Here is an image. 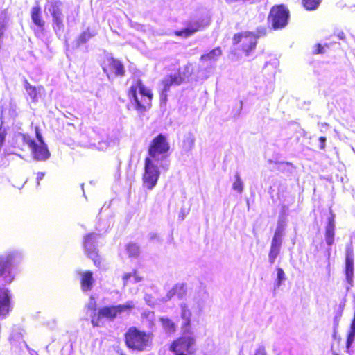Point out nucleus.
<instances>
[{"mask_svg": "<svg viewBox=\"0 0 355 355\" xmlns=\"http://www.w3.org/2000/svg\"><path fill=\"white\" fill-rule=\"evenodd\" d=\"M334 236H335V221H334V215L331 214L330 216L328 218L327 225L325 227V241L327 244L329 246H331L334 243Z\"/></svg>", "mask_w": 355, "mask_h": 355, "instance_id": "f3484780", "label": "nucleus"}, {"mask_svg": "<svg viewBox=\"0 0 355 355\" xmlns=\"http://www.w3.org/2000/svg\"><path fill=\"white\" fill-rule=\"evenodd\" d=\"M132 276L135 278V282H138L142 280V277H140L136 270H133L132 272Z\"/></svg>", "mask_w": 355, "mask_h": 355, "instance_id": "37998d69", "label": "nucleus"}, {"mask_svg": "<svg viewBox=\"0 0 355 355\" xmlns=\"http://www.w3.org/2000/svg\"><path fill=\"white\" fill-rule=\"evenodd\" d=\"M171 292L172 295H177L179 297H182L187 293L185 285L184 284H175L171 289Z\"/></svg>", "mask_w": 355, "mask_h": 355, "instance_id": "c85d7f7f", "label": "nucleus"}, {"mask_svg": "<svg viewBox=\"0 0 355 355\" xmlns=\"http://www.w3.org/2000/svg\"><path fill=\"white\" fill-rule=\"evenodd\" d=\"M322 0H302V5L306 10H316Z\"/></svg>", "mask_w": 355, "mask_h": 355, "instance_id": "cd10ccee", "label": "nucleus"}, {"mask_svg": "<svg viewBox=\"0 0 355 355\" xmlns=\"http://www.w3.org/2000/svg\"><path fill=\"white\" fill-rule=\"evenodd\" d=\"M95 35L89 28L82 32L76 39V45L78 46L86 43L89 40Z\"/></svg>", "mask_w": 355, "mask_h": 355, "instance_id": "b1692460", "label": "nucleus"}, {"mask_svg": "<svg viewBox=\"0 0 355 355\" xmlns=\"http://www.w3.org/2000/svg\"><path fill=\"white\" fill-rule=\"evenodd\" d=\"M350 331H355V311H354L353 318H352L351 324H350Z\"/></svg>", "mask_w": 355, "mask_h": 355, "instance_id": "8fccbe9b", "label": "nucleus"}, {"mask_svg": "<svg viewBox=\"0 0 355 355\" xmlns=\"http://www.w3.org/2000/svg\"><path fill=\"white\" fill-rule=\"evenodd\" d=\"M282 244L281 242L272 241L268 254L269 261L271 264L275 263L276 258L279 254Z\"/></svg>", "mask_w": 355, "mask_h": 355, "instance_id": "412c9836", "label": "nucleus"}, {"mask_svg": "<svg viewBox=\"0 0 355 355\" xmlns=\"http://www.w3.org/2000/svg\"><path fill=\"white\" fill-rule=\"evenodd\" d=\"M10 311V297L8 291L5 288H0V315H5Z\"/></svg>", "mask_w": 355, "mask_h": 355, "instance_id": "a211bd4d", "label": "nucleus"}, {"mask_svg": "<svg viewBox=\"0 0 355 355\" xmlns=\"http://www.w3.org/2000/svg\"><path fill=\"white\" fill-rule=\"evenodd\" d=\"M128 96L134 101L135 108L139 112H146L151 107L153 94L140 79L133 82L128 91Z\"/></svg>", "mask_w": 355, "mask_h": 355, "instance_id": "f03ea898", "label": "nucleus"}, {"mask_svg": "<svg viewBox=\"0 0 355 355\" xmlns=\"http://www.w3.org/2000/svg\"><path fill=\"white\" fill-rule=\"evenodd\" d=\"M159 321L164 330L168 334H174L177 330L175 323L170 318L166 317H161Z\"/></svg>", "mask_w": 355, "mask_h": 355, "instance_id": "4be33fe9", "label": "nucleus"}, {"mask_svg": "<svg viewBox=\"0 0 355 355\" xmlns=\"http://www.w3.org/2000/svg\"><path fill=\"white\" fill-rule=\"evenodd\" d=\"M87 256L93 261L94 264L100 268L102 266L103 259L96 249L87 252Z\"/></svg>", "mask_w": 355, "mask_h": 355, "instance_id": "bb28decb", "label": "nucleus"}, {"mask_svg": "<svg viewBox=\"0 0 355 355\" xmlns=\"http://www.w3.org/2000/svg\"><path fill=\"white\" fill-rule=\"evenodd\" d=\"M45 173L44 172H39L37 173L36 182L37 185H40V181L44 178Z\"/></svg>", "mask_w": 355, "mask_h": 355, "instance_id": "79ce46f5", "label": "nucleus"}, {"mask_svg": "<svg viewBox=\"0 0 355 355\" xmlns=\"http://www.w3.org/2000/svg\"><path fill=\"white\" fill-rule=\"evenodd\" d=\"M132 277V272H127V273H125L123 275V285L125 286L128 283V279Z\"/></svg>", "mask_w": 355, "mask_h": 355, "instance_id": "a19ab883", "label": "nucleus"}, {"mask_svg": "<svg viewBox=\"0 0 355 355\" xmlns=\"http://www.w3.org/2000/svg\"><path fill=\"white\" fill-rule=\"evenodd\" d=\"M290 11L284 4L272 6L268 16V23L274 30L286 27L288 23Z\"/></svg>", "mask_w": 355, "mask_h": 355, "instance_id": "6e6552de", "label": "nucleus"}, {"mask_svg": "<svg viewBox=\"0 0 355 355\" xmlns=\"http://www.w3.org/2000/svg\"><path fill=\"white\" fill-rule=\"evenodd\" d=\"M181 329L184 334L191 333V318L183 321Z\"/></svg>", "mask_w": 355, "mask_h": 355, "instance_id": "c9c22d12", "label": "nucleus"}, {"mask_svg": "<svg viewBox=\"0 0 355 355\" xmlns=\"http://www.w3.org/2000/svg\"><path fill=\"white\" fill-rule=\"evenodd\" d=\"M102 69L109 79L122 77L125 73L123 64L113 57H107L103 60Z\"/></svg>", "mask_w": 355, "mask_h": 355, "instance_id": "9b49d317", "label": "nucleus"}, {"mask_svg": "<svg viewBox=\"0 0 355 355\" xmlns=\"http://www.w3.org/2000/svg\"><path fill=\"white\" fill-rule=\"evenodd\" d=\"M233 189L239 193H241L243 189V182L239 175V174L235 175V181L232 185Z\"/></svg>", "mask_w": 355, "mask_h": 355, "instance_id": "2f4dec72", "label": "nucleus"}, {"mask_svg": "<svg viewBox=\"0 0 355 355\" xmlns=\"http://www.w3.org/2000/svg\"><path fill=\"white\" fill-rule=\"evenodd\" d=\"M7 136V130L2 123L0 125V150L4 144Z\"/></svg>", "mask_w": 355, "mask_h": 355, "instance_id": "f704fd0d", "label": "nucleus"}, {"mask_svg": "<svg viewBox=\"0 0 355 355\" xmlns=\"http://www.w3.org/2000/svg\"><path fill=\"white\" fill-rule=\"evenodd\" d=\"M343 306H344V304H343V305L340 306V309L339 312L338 313L337 316L336 317V319L337 320V321H336V326H337V325H338L339 318H340L341 317V315H342V313H343Z\"/></svg>", "mask_w": 355, "mask_h": 355, "instance_id": "09e8293b", "label": "nucleus"}, {"mask_svg": "<svg viewBox=\"0 0 355 355\" xmlns=\"http://www.w3.org/2000/svg\"><path fill=\"white\" fill-rule=\"evenodd\" d=\"M126 250L130 257H137L139 254V248L135 243L128 244Z\"/></svg>", "mask_w": 355, "mask_h": 355, "instance_id": "7c9ffc66", "label": "nucleus"}, {"mask_svg": "<svg viewBox=\"0 0 355 355\" xmlns=\"http://www.w3.org/2000/svg\"><path fill=\"white\" fill-rule=\"evenodd\" d=\"M191 75V71L189 64L184 67L183 71H182L180 68H178L174 73L166 76L162 80L163 92H168L173 85H180L182 84Z\"/></svg>", "mask_w": 355, "mask_h": 355, "instance_id": "1a4fd4ad", "label": "nucleus"}, {"mask_svg": "<svg viewBox=\"0 0 355 355\" xmlns=\"http://www.w3.org/2000/svg\"><path fill=\"white\" fill-rule=\"evenodd\" d=\"M259 36L252 31H243L232 37V44L245 56H249L255 50Z\"/></svg>", "mask_w": 355, "mask_h": 355, "instance_id": "39448f33", "label": "nucleus"}, {"mask_svg": "<svg viewBox=\"0 0 355 355\" xmlns=\"http://www.w3.org/2000/svg\"><path fill=\"white\" fill-rule=\"evenodd\" d=\"M134 308L132 302H127L123 304L115 306H105L100 308L98 313L91 314V322L94 327H98L103 325L102 319L107 318L113 320L118 315L125 311H130Z\"/></svg>", "mask_w": 355, "mask_h": 355, "instance_id": "7ed1b4c3", "label": "nucleus"}, {"mask_svg": "<svg viewBox=\"0 0 355 355\" xmlns=\"http://www.w3.org/2000/svg\"><path fill=\"white\" fill-rule=\"evenodd\" d=\"M195 137L193 134L185 135L182 142V149L184 153L189 152L194 146Z\"/></svg>", "mask_w": 355, "mask_h": 355, "instance_id": "5701e85b", "label": "nucleus"}, {"mask_svg": "<svg viewBox=\"0 0 355 355\" xmlns=\"http://www.w3.org/2000/svg\"><path fill=\"white\" fill-rule=\"evenodd\" d=\"M201 24L199 21L190 22L188 26L181 30L174 31V35L177 37L187 38L200 31Z\"/></svg>", "mask_w": 355, "mask_h": 355, "instance_id": "4468645a", "label": "nucleus"}, {"mask_svg": "<svg viewBox=\"0 0 355 355\" xmlns=\"http://www.w3.org/2000/svg\"><path fill=\"white\" fill-rule=\"evenodd\" d=\"M168 349L174 355H192L197 350L196 339L192 335H182L173 340Z\"/></svg>", "mask_w": 355, "mask_h": 355, "instance_id": "0eeeda50", "label": "nucleus"}, {"mask_svg": "<svg viewBox=\"0 0 355 355\" xmlns=\"http://www.w3.org/2000/svg\"><path fill=\"white\" fill-rule=\"evenodd\" d=\"M254 355H267L265 349L262 347H259Z\"/></svg>", "mask_w": 355, "mask_h": 355, "instance_id": "a18cd8bd", "label": "nucleus"}, {"mask_svg": "<svg viewBox=\"0 0 355 355\" xmlns=\"http://www.w3.org/2000/svg\"><path fill=\"white\" fill-rule=\"evenodd\" d=\"M170 148L166 137L160 133L151 140L148 148V156L146 158H151L155 162L163 160L168 157Z\"/></svg>", "mask_w": 355, "mask_h": 355, "instance_id": "423d86ee", "label": "nucleus"}, {"mask_svg": "<svg viewBox=\"0 0 355 355\" xmlns=\"http://www.w3.org/2000/svg\"><path fill=\"white\" fill-rule=\"evenodd\" d=\"M336 35L340 40H344L345 39V35L343 31H340Z\"/></svg>", "mask_w": 355, "mask_h": 355, "instance_id": "de8ad7c7", "label": "nucleus"}, {"mask_svg": "<svg viewBox=\"0 0 355 355\" xmlns=\"http://www.w3.org/2000/svg\"><path fill=\"white\" fill-rule=\"evenodd\" d=\"M151 158H145L144 173L142 175L144 187L152 189L155 187L159 178L160 172Z\"/></svg>", "mask_w": 355, "mask_h": 355, "instance_id": "9d476101", "label": "nucleus"}, {"mask_svg": "<svg viewBox=\"0 0 355 355\" xmlns=\"http://www.w3.org/2000/svg\"><path fill=\"white\" fill-rule=\"evenodd\" d=\"M5 29H6V24L0 23V41H1V39L4 35Z\"/></svg>", "mask_w": 355, "mask_h": 355, "instance_id": "49530a36", "label": "nucleus"}, {"mask_svg": "<svg viewBox=\"0 0 355 355\" xmlns=\"http://www.w3.org/2000/svg\"><path fill=\"white\" fill-rule=\"evenodd\" d=\"M25 89L30 96L33 102L35 103L38 101L40 97L41 90L43 89L42 86L38 88L35 86L31 85L28 82L26 81L24 84Z\"/></svg>", "mask_w": 355, "mask_h": 355, "instance_id": "aec40b11", "label": "nucleus"}, {"mask_svg": "<svg viewBox=\"0 0 355 355\" xmlns=\"http://www.w3.org/2000/svg\"><path fill=\"white\" fill-rule=\"evenodd\" d=\"M334 355H338V354H336V353H334Z\"/></svg>", "mask_w": 355, "mask_h": 355, "instance_id": "864d4df0", "label": "nucleus"}, {"mask_svg": "<svg viewBox=\"0 0 355 355\" xmlns=\"http://www.w3.org/2000/svg\"><path fill=\"white\" fill-rule=\"evenodd\" d=\"M222 55V50L220 46L211 49L209 52L202 54L200 60L202 62H215Z\"/></svg>", "mask_w": 355, "mask_h": 355, "instance_id": "6ab92c4d", "label": "nucleus"}, {"mask_svg": "<svg viewBox=\"0 0 355 355\" xmlns=\"http://www.w3.org/2000/svg\"><path fill=\"white\" fill-rule=\"evenodd\" d=\"M345 274L347 282L352 285L354 277V252L351 245L346 249Z\"/></svg>", "mask_w": 355, "mask_h": 355, "instance_id": "ddd939ff", "label": "nucleus"}, {"mask_svg": "<svg viewBox=\"0 0 355 355\" xmlns=\"http://www.w3.org/2000/svg\"><path fill=\"white\" fill-rule=\"evenodd\" d=\"M154 334L136 327H130L124 334L125 346L131 350L144 352L153 345Z\"/></svg>", "mask_w": 355, "mask_h": 355, "instance_id": "f257e3e1", "label": "nucleus"}, {"mask_svg": "<svg viewBox=\"0 0 355 355\" xmlns=\"http://www.w3.org/2000/svg\"><path fill=\"white\" fill-rule=\"evenodd\" d=\"M94 236L92 234H87L84 237L83 244L84 247L86 248L87 252L92 250V249H96L94 246Z\"/></svg>", "mask_w": 355, "mask_h": 355, "instance_id": "c756f323", "label": "nucleus"}, {"mask_svg": "<svg viewBox=\"0 0 355 355\" xmlns=\"http://www.w3.org/2000/svg\"><path fill=\"white\" fill-rule=\"evenodd\" d=\"M191 313L189 309H187L185 304L181 305V318L183 320L190 319Z\"/></svg>", "mask_w": 355, "mask_h": 355, "instance_id": "72a5a7b5", "label": "nucleus"}, {"mask_svg": "<svg viewBox=\"0 0 355 355\" xmlns=\"http://www.w3.org/2000/svg\"><path fill=\"white\" fill-rule=\"evenodd\" d=\"M320 141V150H324L325 148V142H326V137H320L319 138Z\"/></svg>", "mask_w": 355, "mask_h": 355, "instance_id": "c03bdc74", "label": "nucleus"}, {"mask_svg": "<svg viewBox=\"0 0 355 355\" xmlns=\"http://www.w3.org/2000/svg\"><path fill=\"white\" fill-rule=\"evenodd\" d=\"M287 165H290V166H292V164L291 163H286Z\"/></svg>", "mask_w": 355, "mask_h": 355, "instance_id": "603ef678", "label": "nucleus"}, {"mask_svg": "<svg viewBox=\"0 0 355 355\" xmlns=\"http://www.w3.org/2000/svg\"><path fill=\"white\" fill-rule=\"evenodd\" d=\"M35 135L37 139L36 142L27 134H21L20 136L23 143L26 144L31 149L33 158L37 161H46L51 155L46 144L44 142L42 136L38 128H35Z\"/></svg>", "mask_w": 355, "mask_h": 355, "instance_id": "20e7f679", "label": "nucleus"}, {"mask_svg": "<svg viewBox=\"0 0 355 355\" xmlns=\"http://www.w3.org/2000/svg\"><path fill=\"white\" fill-rule=\"evenodd\" d=\"M94 279L93 272L90 270H86L80 274V284L83 291L87 292L92 290Z\"/></svg>", "mask_w": 355, "mask_h": 355, "instance_id": "dca6fc26", "label": "nucleus"}, {"mask_svg": "<svg viewBox=\"0 0 355 355\" xmlns=\"http://www.w3.org/2000/svg\"><path fill=\"white\" fill-rule=\"evenodd\" d=\"M14 255L9 254L6 258L0 259V277L5 272L6 270L12 264Z\"/></svg>", "mask_w": 355, "mask_h": 355, "instance_id": "393cba45", "label": "nucleus"}, {"mask_svg": "<svg viewBox=\"0 0 355 355\" xmlns=\"http://www.w3.org/2000/svg\"><path fill=\"white\" fill-rule=\"evenodd\" d=\"M60 1L52 2L49 8V11L52 17V26L55 31L64 28V15L61 8Z\"/></svg>", "mask_w": 355, "mask_h": 355, "instance_id": "f8f14e48", "label": "nucleus"}, {"mask_svg": "<svg viewBox=\"0 0 355 355\" xmlns=\"http://www.w3.org/2000/svg\"><path fill=\"white\" fill-rule=\"evenodd\" d=\"M87 308L92 311V314L98 313L97 304L93 297H91V301L87 305Z\"/></svg>", "mask_w": 355, "mask_h": 355, "instance_id": "e433bc0d", "label": "nucleus"}, {"mask_svg": "<svg viewBox=\"0 0 355 355\" xmlns=\"http://www.w3.org/2000/svg\"><path fill=\"white\" fill-rule=\"evenodd\" d=\"M255 0H225V1L227 3H236V2H241V3H245V2H249L250 3H252L254 2Z\"/></svg>", "mask_w": 355, "mask_h": 355, "instance_id": "ea45409f", "label": "nucleus"}, {"mask_svg": "<svg viewBox=\"0 0 355 355\" xmlns=\"http://www.w3.org/2000/svg\"><path fill=\"white\" fill-rule=\"evenodd\" d=\"M324 53V47L320 44L318 43L314 46V48H313V50L312 52V53L313 55H318V54H321V53Z\"/></svg>", "mask_w": 355, "mask_h": 355, "instance_id": "58836bf2", "label": "nucleus"}, {"mask_svg": "<svg viewBox=\"0 0 355 355\" xmlns=\"http://www.w3.org/2000/svg\"><path fill=\"white\" fill-rule=\"evenodd\" d=\"M355 337V331H350L348 333L347 338V342H346V347L349 349L352 345V343L354 342Z\"/></svg>", "mask_w": 355, "mask_h": 355, "instance_id": "4c0bfd02", "label": "nucleus"}, {"mask_svg": "<svg viewBox=\"0 0 355 355\" xmlns=\"http://www.w3.org/2000/svg\"><path fill=\"white\" fill-rule=\"evenodd\" d=\"M285 225L283 221H279L277 223V228L275 230L273 238L272 241L282 243V236L284 233Z\"/></svg>", "mask_w": 355, "mask_h": 355, "instance_id": "a878e982", "label": "nucleus"}, {"mask_svg": "<svg viewBox=\"0 0 355 355\" xmlns=\"http://www.w3.org/2000/svg\"><path fill=\"white\" fill-rule=\"evenodd\" d=\"M277 270V279H276V286L277 287H279L283 281H284L286 279V277H285V273L283 270L282 268H277L276 269Z\"/></svg>", "mask_w": 355, "mask_h": 355, "instance_id": "473e14b6", "label": "nucleus"}, {"mask_svg": "<svg viewBox=\"0 0 355 355\" xmlns=\"http://www.w3.org/2000/svg\"><path fill=\"white\" fill-rule=\"evenodd\" d=\"M336 334H337L336 327H334L333 337L334 339H337L338 341H340L341 340V338H340V337L337 338Z\"/></svg>", "mask_w": 355, "mask_h": 355, "instance_id": "3c124183", "label": "nucleus"}, {"mask_svg": "<svg viewBox=\"0 0 355 355\" xmlns=\"http://www.w3.org/2000/svg\"><path fill=\"white\" fill-rule=\"evenodd\" d=\"M31 18L33 23L41 31L44 29L45 20L42 17L41 7L39 4L34 6L31 10Z\"/></svg>", "mask_w": 355, "mask_h": 355, "instance_id": "2eb2a0df", "label": "nucleus"}]
</instances>
